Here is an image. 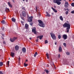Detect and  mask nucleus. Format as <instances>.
<instances>
[{"instance_id":"f257e3e1","label":"nucleus","mask_w":74,"mask_h":74,"mask_svg":"<svg viewBox=\"0 0 74 74\" xmlns=\"http://www.w3.org/2000/svg\"><path fill=\"white\" fill-rule=\"evenodd\" d=\"M71 25L70 23H65L63 25V27H66V32L67 33H69V30H70V26Z\"/></svg>"},{"instance_id":"f03ea898","label":"nucleus","mask_w":74,"mask_h":74,"mask_svg":"<svg viewBox=\"0 0 74 74\" xmlns=\"http://www.w3.org/2000/svg\"><path fill=\"white\" fill-rule=\"evenodd\" d=\"M38 22L39 23V25L40 27H45V24L43 23L42 21L40 20H38Z\"/></svg>"},{"instance_id":"7ed1b4c3","label":"nucleus","mask_w":74,"mask_h":74,"mask_svg":"<svg viewBox=\"0 0 74 74\" xmlns=\"http://www.w3.org/2000/svg\"><path fill=\"white\" fill-rule=\"evenodd\" d=\"M62 0H53V2L54 3H56L58 5H60L61 4V2Z\"/></svg>"},{"instance_id":"20e7f679","label":"nucleus","mask_w":74,"mask_h":74,"mask_svg":"<svg viewBox=\"0 0 74 74\" xmlns=\"http://www.w3.org/2000/svg\"><path fill=\"white\" fill-rule=\"evenodd\" d=\"M50 34L51 36V37L53 40H55L56 38V36H55V35L53 33L51 32Z\"/></svg>"},{"instance_id":"39448f33","label":"nucleus","mask_w":74,"mask_h":74,"mask_svg":"<svg viewBox=\"0 0 74 74\" xmlns=\"http://www.w3.org/2000/svg\"><path fill=\"white\" fill-rule=\"evenodd\" d=\"M33 18V16H30L28 19V21L30 22H32V21Z\"/></svg>"},{"instance_id":"423d86ee","label":"nucleus","mask_w":74,"mask_h":74,"mask_svg":"<svg viewBox=\"0 0 74 74\" xmlns=\"http://www.w3.org/2000/svg\"><path fill=\"white\" fill-rule=\"evenodd\" d=\"M16 38L14 37L13 38H10V40L11 42H14L15 40H16Z\"/></svg>"},{"instance_id":"0eeeda50","label":"nucleus","mask_w":74,"mask_h":74,"mask_svg":"<svg viewBox=\"0 0 74 74\" xmlns=\"http://www.w3.org/2000/svg\"><path fill=\"white\" fill-rule=\"evenodd\" d=\"M64 7L66 8V7H69V3L68 2L66 1L65 3Z\"/></svg>"},{"instance_id":"6e6552de","label":"nucleus","mask_w":74,"mask_h":74,"mask_svg":"<svg viewBox=\"0 0 74 74\" xmlns=\"http://www.w3.org/2000/svg\"><path fill=\"white\" fill-rule=\"evenodd\" d=\"M63 37L64 40H66L67 38V36L66 34H64L63 35Z\"/></svg>"},{"instance_id":"1a4fd4ad","label":"nucleus","mask_w":74,"mask_h":74,"mask_svg":"<svg viewBox=\"0 0 74 74\" xmlns=\"http://www.w3.org/2000/svg\"><path fill=\"white\" fill-rule=\"evenodd\" d=\"M26 48H25V47H23L22 49V51L24 53H26Z\"/></svg>"},{"instance_id":"9d476101","label":"nucleus","mask_w":74,"mask_h":74,"mask_svg":"<svg viewBox=\"0 0 74 74\" xmlns=\"http://www.w3.org/2000/svg\"><path fill=\"white\" fill-rule=\"evenodd\" d=\"M22 15L23 16H26V12H25V11H23L22 12Z\"/></svg>"},{"instance_id":"9b49d317","label":"nucleus","mask_w":74,"mask_h":74,"mask_svg":"<svg viewBox=\"0 0 74 74\" xmlns=\"http://www.w3.org/2000/svg\"><path fill=\"white\" fill-rule=\"evenodd\" d=\"M10 55L12 57V58H14V56H15V53L13 52H12L11 53Z\"/></svg>"},{"instance_id":"f8f14e48","label":"nucleus","mask_w":74,"mask_h":74,"mask_svg":"<svg viewBox=\"0 0 74 74\" xmlns=\"http://www.w3.org/2000/svg\"><path fill=\"white\" fill-rule=\"evenodd\" d=\"M59 52H61L62 51V49L61 47H59L58 49Z\"/></svg>"},{"instance_id":"ddd939ff","label":"nucleus","mask_w":74,"mask_h":74,"mask_svg":"<svg viewBox=\"0 0 74 74\" xmlns=\"http://www.w3.org/2000/svg\"><path fill=\"white\" fill-rule=\"evenodd\" d=\"M51 9H53V10L54 12H56H56H58V11H57V10H56V9H55L53 8V7L51 8Z\"/></svg>"},{"instance_id":"4468645a","label":"nucleus","mask_w":74,"mask_h":74,"mask_svg":"<svg viewBox=\"0 0 74 74\" xmlns=\"http://www.w3.org/2000/svg\"><path fill=\"white\" fill-rule=\"evenodd\" d=\"M15 49L16 51H18L19 49V46L16 45L15 46Z\"/></svg>"},{"instance_id":"2eb2a0df","label":"nucleus","mask_w":74,"mask_h":74,"mask_svg":"<svg viewBox=\"0 0 74 74\" xmlns=\"http://www.w3.org/2000/svg\"><path fill=\"white\" fill-rule=\"evenodd\" d=\"M8 4L10 7V8H12V5L11 4V3H10V2H8Z\"/></svg>"},{"instance_id":"dca6fc26","label":"nucleus","mask_w":74,"mask_h":74,"mask_svg":"<svg viewBox=\"0 0 74 74\" xmlns=\"http://www.w3.org/2000/svg\"><path fill=\"white\" fill-rule=\"evenodd\" d=\"M11 20L12 22H16V19L15 18H12Z\"/></svg>"},{"instance_id":"f3484780","label":"nucleus","mask_w":74,"mask_h":74,"mask_svg":"<svg viewBox=\"0 0 74 74\" xmlns=\"http://www.w3.org/2000/svg\"><path fill=\"white\" fill-rule=\"evenodd\" d=\"M46 14H47V15H46V16H48L49 17L51 16V15H50L48 13V12H46Z\"/></svg>"},{"instance_id":"a211bd4d","label":"nucleus","mask_w":74,"mask_h":74,"mask_svg":"<svg viewBox=\"0 0 74 74\" xmlns=\"http://www.w3.org/2000/svg\"><path fill=\"white\" fill-rule=\"evenodd\" d=\"M25 27L26 29H27L29 28V25L27 24H25Z\"/></svg>"},{"instance_id":"6ab92c4d","label":"nucleus","mask_w":74,"mask_h":74,"mask_svg":"<svg viewBox=\"0 0 74 74\" xmlns=\"http://www.w3.org/2000/svg\"><path fill=\"white\" fill-rule=\"evenodd\" d=\"M5 11L6 12H9V11H10V9L7 8H6Z\"/></svg>"},{"instance_id":"aec40b11","label":"nucleus","mask_w":74,"mask_h":74,"mask_svg":"<svg viewBox=\"0 0 74 74\" xmlns=\"http://www.w3.org/2000/svg\"><path fill=\"white\" fill-rule=\"evenodd\" d=\"M60 20H61V21H63V18L62 16H60Z\"/></svg>"},{"instance_id":"412c9836","label":"nucleus","mask_w":74,"mask_h":74,"mask_svg":"<svg viewBox=\"0 0 74 74\" xmlns=\"http://www.w3.org/2000/svg\"><path fill=\"white\" fill-rule=\"evenodd\" d=\"M3 65V62H0V66H2Z\"/></svg>"},{"instance_id":"4be33fe9","label":"nucleus","mask_w":74,"mask_h":74,"mask_svg":"<svg viewBox=\"0 0 74 74\" xmlns=\"http://www.w3.org/2000/svg\"><path fill=\"white\" fill-rule=\"evenodd\" d=\"M42 37H43V36H39V39L40 40H41V39H42Z\"/></svg>"},{"instance_id":"5701e85b","label":"nucleus","mask_w":74,"mask_h":74,"mask_svg":"<svg viewBox=\"0 0 74 74\" xmlns=\"http://www.w3.org/2000/svg\"><path fill=\"white\" fill-rule=\"evenodd\" d=\"M37 55H38V53H37V52H36L34 54V57H36V56Z\"/></svg>"},{"instance_id":"b1692460","label":"nucleus","mask_w":74,"mask_h":74,"mask_svg":"<svg viewBox=\"0 0 74 74\" xmlns=\"http://www.w3.org/2000/svg\"><path fill=\"white\" fill-rule=\"evenodd\" d=\"M45 71L46 73H47V74H48V73H49V71L48 70L45 69Z\"/></svg>"},{"instance_id":"393cba45","label":"nucleus","mask_w":74,"mask_h":74,"mask_svg":"<svg viewBox=\"0 0 74 74\" xmlns=\"http://www.w3.org/2000/svg\"><path fill=\"white\" fill-rule=\"evenodd\" d=\"M1 23L2 24H4L5 23V21L4 20H3L1 21Z\"/></svg>"},{"instance_id":"a878e982","label":"nucleus","mask_w":74,"mask_h":74,"mask_svg":"<svg viewBox=\"0 0 74 74\" xmlns=\"http://www.w3.org/2000/svg\"><path fill=\"white\" fill-rule=\"evenodd\" d=\"M58 37L59 39H60V38H61V36H60V35H58Z\"/></svg>"},{"instance_id":"bb28decb","label":"nucleus","mask_w":74,"mask_h":74,"mask_svg":"<svg viewBox=\"0 0 74 74\" xmlns=\"http://www.w3.org/2000/svg\"><path fill=\"white\" fill-rule=\"evenodd\" d=\"M45 44H48V40H46L45 41Z\"/></svg>"},{"instance_id":"cd10ccee","label":"nucleus","mask_w":74,"mask_h":74,"mask_svg":"<svg viewBox=\"0 0 74 74\" xmlns=\"http://www.w3.org/2000/svg\"><path fill=\"white\" fill-rule=\"evenodd\" d=\"M36 30V29H32V32H35Z\"/></svg>"},{"instance_id":"c85d7f7f","label":"nucleus","mask_w":74,"mask_h":74,"mask_svg":"<svg viewBox=\"0 0 74 74\" xmlns=\"http://www.w3.org/2000/svg\"><path fill=\"white\" fill-rule=\"evenodd\" d=\"M63 45L64 47H66V43H63Z\"/></svg>"},{"instance_id":"c756f323","label":"nucleus","mask_w":74,"mask_h":74,"mask_svg":"<svg viewBox=\"0 0 74 74\" xmlns=\"http://www.w3.org/2000/svg\"><path fill=\"white\" fill-rule=\"evenodd\" d=\"M9 64H10V61H8V62H7V64L8 65V66H9Z\"/></svg>"},{"instance_id":"7c9ffc66","label":"nucleus","mask_w":74,"mask_h":74,"mask_svg":"<svg viewBox=\"0 0 74 74\" xmlns=\"http://www.w3.org/2000/svg\"><path fill=\"white\" fill-rule=\"evenodd\" d=\"M27 66V64H26V63H24V66L25 67H26Z\"/></svg>"},{"instance_id":"2f4dec72","label":"nucleus","mask_w":74,"mask_h":74,"mask_svg":"<svg viewBox=\"0 0 74 74\" xmlns=\"http://www.w3.org/2000/svg\"><path fill=\"white\" fill-rule=\"evenodd\" d=\"M71 5L72 7H74V3H73L71 4Z\"/></svg>"},{"instance_id":"473e14b6","label":"nucleus","mask_w":74,"mask_h":74,"mask_svg":"<svg viewBox=\"0 0 74 74\" xmlns=\"http://www.w3.org/2000/svg\"><path fill=\"white\" fill-rule=\"evenodd\" d=\"M65 14L66 15H67V14H69V11H66L65 12Z\"/></svg>"},{"instance_id":"72a5a7b5","label":"nucleus","mask_w":74,"mask_h":74,"mask_svg":"<svg viewBox=\"0 0 74 74\" xmlns=\"http://www.w3.org/2000/svg\"><path fill=\"white\" fill-rule=\"evenodd\" d=\"M46 56H47V59H49V56H48V53L46 54Z\"/></svg>"},{"instance_id":"f704fd0d","label":"nucleus","mask_w":74,"mask_h":74,"mask_svg":"<svg viewBox=\"0 0 74 74\" xmlns=\"http://www.w3.org/2000/svg\"><path fill=\"white\" fill-rule=\"evenodd\" d=\"M66 55H70V53L68 52H66Z\"/></svg>"},{"instance_id":"c9c22d12","label":"nucleus","mask_w":74,"mask_h":74,"mask_svg":"<svg viewBox=\"0 0 74 74\" xmlns=\"http://www.w3.org/2000/svg\"><path fill=\"white\" fill-rule=\"evenodd\" d=\"M58 58H60V54H59L58 56Z\"/></svg>"},{"instance_id":"e433bc0d","label":"nucleus","mask_w":74,"mask_h":74,"mask_svg":"<svg viewBox=\"0 0 74 74\" xmlns=\"http://www.w3.org/2000/svg\"><path fill=\"white\" fill-rule=\"evenodd\" d=\"M4 74V73L1 71H0V74Z\"/></svg>"},{"instance_id":"4c0bfd02","label":"nucleus","mask_w":74,"mask_h":74,"mask_svg":"<svg viewBox=\"0 0 74 74\" xmlns=\"http://www.w3.org/2000/svg\"><path fill=\"white\" fill-rule=\"evenodd\" d=\"M34 34H37V32H36V31H35L34 32Z\"/></svg>"},{"instance_id":"58836bf2","label":"nucleus","mask_w":74,"mask_h":74,"mask_svg":"<svg viewBox=\"0 0 74 74\" xmlns=\"http://www.w3.org/2000/svg\"><path fill=\"white\" fill-rule=\"evenodd\" d=\"M71 13H72V14H74V10H73L71 12Z\"/></svg>"},{"instance_id":"ea45409f","label":"nucleus","mask_w":74,"mask_h":74,"mask_svg":"<svg viewBox=\"0 0 74 74\" xmlns=\"http://www.w3.org/2000/svg\"><path fill=\"white\" fill-rule=\"evenodd\" d=\"M30 25L31 26H32V25H33V23H30Z\"/></svg>"},{"instance_id":"a19ab883","label":"nucleus","mask_w":74,"mask_h":74,"mask_svg":"<svg viewBox=\"0 0 74 74\" xmlns=\"http://www.w3.org/2000/svg\"><path fill=\"white\" fill-rule=\"evenodd\" d=\"M21 18L23 20H24V18H23V17H21Z\"/></svg>"},{"instance_id":"79ce46f5","label":"nucleus","mask_w":74,"mask_h":74,"mask_svg":"<svg viewBox=\"0 0 74 74\" xmlns=\"http://www.w3.org/2000/svg\"><path fill=\"white\" fill-rule=\"evenodd\" d=\"M21 23H23V22L22 21H21Z\"/></svg>"},{"instance_id":"37998d69","label":"nucleus","mask_w":74,"mask_h":74,"mask_svg":"<svg viewBox=\"0 0 74 74\" xmlns=\"http://www.w3.org/2000/svg\"><path fill=\"white\" fill-rule=\"evenodd\" d=\"M55 45H57V42H56L55 43Z\"/></svg>"},{"instance_id":"c03bdc74","label":"nucleus","mask_w":74,"mask_h":74,"mask_svg":"<svg viewBox=\"0 0 74 74\" xmlns=\"http://www.w3.org/2000/svg\"><path fill=\"white\" fill-rule=\"evenodd\" d=\"M3 44H5V42L4 41H3Z\"/></svg>"},{"instance_id":"a18cd8bd","label":"nucleus","mask_w":74,"mask_h":74,"mask_svg":"<svg viewBox=\"0 0 74 74\" xmlns=\"http://www.w3.org/2000/svg\"><path fill=\"white\" fill-rule=\"evenodd\" d=\"M37 38H40V36H38L37 37Z\"/></svg>"},{"instance_id":"49530a36","label":"nucleus","mask_w":74,"mask_h":74,"mask_svg":"<svg viewBox=\"0 0 74 74\" xmlns=\"http://www.w3.org/2000/svg\"><path fill=\"white\" fill-rule=\"evenodd\" d=\"M1 29H2V30H4V28L2 27Z\"/></svg>"},{"instance_id":"de8ad7c7","label":"nucleus","mask_w":74,"mask_h":74,"mask_svg":"<svg viewBox=\"0 0 74 74\" xmlns=\"http://www.w3.org/2000/svg\"><path fill=\"white\" fill-rule=\"evenodd\" d=\"M37 8H36V11H37Z\"/></svg>"},{"instance_id":"09e8293b","label":"nucleus","mask_w":74,"mask_h":74,"mask_svg":"<svg viewBox=\"0 0 74 74\" xmlns=\"http://www.w3.org/2000/svg\"><path fill=\"white\" fill-rule=\"evenodd\" d=\"M26 2H27L28 1V0H26Z\"/></svg>"},{"instance_id":"8fccbe9b","label":"nucleus","mask_w":74,"mask_h":74,"mask_svg":"<svg viewBox=\"0 0 74 74\" xmlns=\"http://www.w3.org/2000/svg\"><path fill=\"white\" fill-rule=\"evenodd\" d=\"M64 10H65V11H66L67 10V9H66V8H64Z\"/></svg>"},{"instance_id":"3c124183","label":"nucleus","mask_w":74,"mask_h":74,"mask_svg":"<svg viewBox=\"0 0 74 74\" xmlns=\"http://www.w3.org/2000/svg\"><path fill=\"white\" fill-rule=\"evenodd\" d=\"M67 11H69V9H68V8H67Z\"/></svg>"},{"instance_id":"603ef678","label":"nucleus","mask_w":74,"mask_h":74,"mask_svg":"<svg viewBox=\"0 0 74 74\" xmlns=\"http://www.w3.org/2000/svg\"><path fill=\"white\" fill-rule=\"evenodd\" d=\"M36 41V42H38V39H37Z\"/></svg>"},{"instance_id":"864d4df0","label":"nucleus","mask_w":74,"mask_h":74,"mask_svg":"<svg viewBox=\"0 0 74 74\" xmlns=\"http://www.w3.org/2000/svg\"><path fill=\"white\" fill-rule=\"evenodd\" d=\"M30 40H32V38H29Z\"/></svg>"},{"instance_id":"5fc2aeb1","label":"nucleus","mask_w":74,"mask_h":74,"mask_svg":"<svg viewBox=\"0 0 74 74\" xmlns=\"http://www.w3.org/2000/svg\"><path fill=\"white\" fill-rule=\"evenodd\" d=\"M64 1H65V2H66V0H63Z\"/></svg>"},{"instance_id":"6e6d98bb","label":"nucleus","mask_w":74,"mask_h":74,"mask_svg":"<svg viewBox=\"0 0 74 74\" xmlns=\"http://www.w3.org/2000/svg\"><path fill=\"white\" fill-rule=\"evenodd\" d=\"M26 62H27V60H26Z\"/></svg>"},{"instance_id":"4d7b16f0","label":"nucleus","mask_w":74,"mask_h":74,"mask_svg":"<svg viewBox=\"0 0 74 74\" xmlns=\"http://www.w3.org/2000/svg\"><path fill=\"white\" fill-rule=\"evenodd\" d=\"M23 1H25V0H23Z\"/></svg>"},{"instance_id":"13d9d810","label":"nucleus","mask_w":74,"mask_h":74,"mask_svg":"<svg viewBox=\"0 0 74 74\" xmlns=\"http://www.w3.org/2000/svg\"><path fill=\"white\" fill-rule=\"evenodd\" d=\"M19 60H20V58H19Z\"/></svg>"},{"instance_id":"bf43d9fd","label":"nucleus","mask_w":74,"mask_h":74,"mask_svg":"<svg viewBox=\"0 0 74 74\" xmlns=\"http://www.w3.org/2000/svg\"><path fill=\"white\" fill-rule=\"evenodd\" d=\"M40 15V14L39 13Z\"/></svg>"},{"instance_id":"052dcab7","label":"nucleus","mask_w":74,"mask_h":74,"mask_svg":"<svg viewBox=\"0 0 74 74\" xmlns=\"http://www.w3.org/2000/svg\"><path fill=\"white\" fill-rule=\"evenodd\" d=\"M3 36H4V35H3Z\"/></svg>"},{"instance_id":"680f3d73","label":"nucleus","mask_w":74,"mask_h":74,"mask_svg":"<svg viewBox=\"0 0 74 74\" xmlns=\"http://www.w3.org/2000/svg\"><path fill=\"white\" fill-rule=\"evenodd\" d=\"M70 74H72V73H70Z\"/></svg>"}]
</instances>
